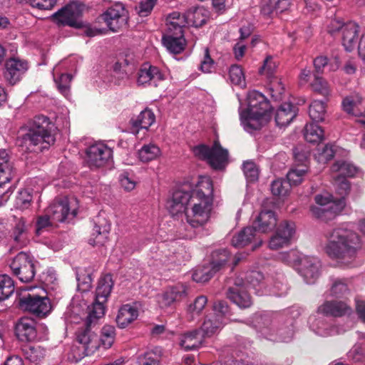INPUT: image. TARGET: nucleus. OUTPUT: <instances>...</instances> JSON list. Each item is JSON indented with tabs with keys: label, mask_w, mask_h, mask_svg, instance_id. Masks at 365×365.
<instances>
[{
	"label": "nucleus",
	"mask_w": 365,
	"mask_h": 365,
	"mask_svg": "<svg viewBox=\"0 0 365 365\" xmlns=\"http://www.w3.org/2000/svg\"><path fill=\"white\" fill-rule=\"evenodd\" d=\"M269 281L268 282H271V279H268ZM273 282V286L272 287H268L267 286V294H272L277 297H282L287 293L288 287L287 284V282L285 278L282 275L279 276L274 281L272 279Z\"/></svg>",
	"instance_id": "53"
},
{
	"label": "nucleus",
	"mask_w": 365,
	"mask_h": 365,
	"mask_svg": "<svg viewBox=\"0 0 365 365\" xmlns=\"http://www.w3.org/2000/svg\"><path fill=\"white\" fill-rule=\"evenodd\" d=\"M74 200L70 201L67 197L56 198L46 209L47 213L56 223L72 220L77 214Z\"/></svg>",
	"instance_id": "12"
},
{
	"label": "nucleus",
	"mask_w": 365,
	"mask_h": 365,
	"mask_svg": "<svg viewBox=\"0 0 365 365\" xmlns=\"http://www.w3.org/2000/svg\"><path fill=\"white\" fill-rule=\"evenodd\" d=\"M325 252L345 267H352L359 250L361 248V237L352 229L350 223L334 228L327 236Z\"/></svg>",
	"instance_id": "2"
},
{
	"label": "nucleus",
	"mask_w": 365,
	"mask_h": 365,
	"mask_svg": "<svg viewBox=\"0 0 365 365\" xmlns=\"http://www.w3.org/2000/svg\"><path fill=\"white\" fill-rule=\"evenodd\" d=\"M96 322L97 320L93 324ZM86 324L88 327L79 331L77 334V341L81 345L80 349H83L82 357L93 354L100 346L97 336L88 328L93 323L89 324L86 320Z\"/></svg>",
	"instance_id": "21"
},
{
	"label": "nucleus",
	"mask_w": 365,
	"mask_h": 365,
	"mask_svg": "<svg viewBox=\"0 0 365 365\" xmlns=\"http://www.w3.org/2000/svg\"><path fill=\"white\" fill-rule=\"evenodd\" d=\"M359 25L349 21L342 27V45L347 51H351L356 46L359 38Z\"/></svg>",
	"instance_id": "25"
},
{
	"label": "nucleus",
	"mask_w": 365,
	"mask_h": 365,
	"mask_svg": "<svg viewBox=\"0 0 365 365\" xmlns=\"http://www.w3.org/2000/svg\"><path fill=\"white\" fill-rule=\"evenodd\" d=\"M230 259L229 252L226 250H220L212 253V260L198 267L192 273V279L198 283L209 281L213 275L222 269Z\"/></svg>",
	"instance_id": "9"
},
{
	"label": "nucleus",
	"mask_w": 365,
	"mask_h": 365,
	"mask_svg": "<svg viewBox=\"0 0 365 365\" xmlns=\"http://www.w3.org/2000/svg\"><path fill=\"white\" fill-rule=\"evenodd\" d=\"M160 356L153 351H146L138 357V365H160Z\"/></svg>",
	"instance_id": "64"
},
{
	"label": "nucleus",
	"mask_w": 365,
	"mask_h": 365,
	"mask_svg": "<svg viewBox=\"0 0 365 365\" xmlns=\"http://www.w3.org/2000/svg\"><path fill=\"white\" fill-rule=\"evenodd\" d=\"M113 282L110 274L102 277L99 281L96 291V299L91 307H88L87 323L91 324L105 314L104 303L110 294Z\"/></svg>",
	"instance_id": "7"
},
{
	"label": "nucleus",
	"mask_w": 365,
	"mask_h": 365,
	"mask_svg": "<svg viewBox=\"0 0 365 365\" xmlns=\"http://www.w3.org/2000/svg\"><path fill=\"white\" fill-rule=\"evenodd\" d=\"M359 169L351 162L340 160L336 161L331 167L332 178H344L354 177Z\"/></svg>",
	"instance_id": "29"
},
{
	"label": "nucleus",
	"mask_w": 365,
	"mask_h": 365,
	"mask_svg": "<svg viewBox=\"0 0 365 365\" xmlns=\"http://www.w3.org/2000/svg\"><path fill=\"white\" fill-rule=\"evenodd\" d=\"M162 41L167 50L173 54H178L183 51L186 43L184 34L178 35L170 32L163 36Z\"/></svg>",
	"instance_id": "35"
},
{
	"label": "nucleus",
	"mask_w": 365,
	"mask_h": 365,
	"mask_svg": "<svg viewBox=\"0 0 365 365\" xmlns=\"http://www.w3.org/2000/svg\"><path fill=\"white\" fill-rule=\"evenodd\" d=\"M245 278L246 282H244L245 287H252L255 289L256 294L264 295L267 294V284L269 280L264 281V276L260 272L250 271L247 274Z\"/></svg>",
	"instance_id": "34"
},
{
	"label": "nucleus",
	"mask_w": 365,
	"mask_h": 365,
	"mask_svg": "<svg viewBox=\"0 0 365 365\" xmlns=\"http://www.w3.org/2000/svg\"><path fill=\"white\" fill-rule=\"evenodd\" d=\"M12 162L6 150H0V187L10 182L14 175Z\"/></svg>",
	"instance_id": "38"
},
{
	"label": "nucleus",
	"mask_w": 365,
	"mask_h": 365,
	"mask_svg": "<svg viewBox=\"0 0 365 365\" xmlns=\"http://www.w3.org/2000/svg\"><path fill=\"white\" fill-rule=\"evenodd\" d=\"M11 237L16 245L20 247H24L29 243L28 229L24 219L20 218L16 220Z\"/></svg>",
	"instance_id": "42"
},
{
	"label": "nucleus",
	"mask_w": 365,
	"mask_h": 365,
	"mask_svg": "<svg viewBox=\"0 0 365 365\" xmlns=\"http://www.w3.org/2000/svg\"><path fill=\"white\" fill-rule=\"evenodd\" d=\"M38 265V262L33 256L24 252L16 255L9 263L12 274L25 283L34 279Z\"/></svg>",
	"instance_id": "8"
},
{
	"label": "nucleus",
	"mask_w": 365,
	"mask_h": 365,
	"mask_svg": "<svg viewBox=\"0 0 365 365\" xmlns=\"http://www.w3.org/2000/svg\"><path fill=\"white\" fill-rule=\"evenodd\" d=\"M56 131V127L47 116L38 115L20 129L16 144L25 151H36L38 145H41L40 150H43L54 143Z\"/></svg>",
	"instance_id": "3"
},
{
	"label": "nucleus",
	"mask_w": 365,
	"mask_h": 365,
	"mask_svg": "<svg viewBox=\"0 0 365 365\" xmlns=\"http://www.w3.org/2000/svg\"><path fill=\"white\" fill-rule=\"evenodd\" d=\"M186 295V287L183 284H177L166 289L158 296L157 300L160 308L164 309L172 306L173 303L180 300Z\"/></svg>",
	"instance_id": "24"
},
{
	"label": "nucleus",
	"mask_w": 365,
	"mask_h": 365,
	"mask_svg": "<svg viewBox=\"0 0 365 365\" xmlns=\"http://www.w3.org/2000/svg\"><path fill=\"white\" fill-rule=\"evenodd\" d=\"M257 336L272 342H289L294 334L293 319L264 313L255 316Z\"/></svg>",
	"instance_id": "4"
},
{
	"label": "nucleus",
	"mask_w": 365,
	"mask_h": 365,
	"mask_svg": "<svg viewBox=\"0 0 365 365\" xmlns=\"http://www.w3.org/2000/svg\"><path fill=\"white\" fill-rule=\"evenodd\" d=\"M161 155L160 149L153 143L144 145L138 152L139 160L148 163L157 159Z\"/></svg>",
	"instance_id": "45"
},
{
	"label": "nucleus",
	"mask_w": 365,
	"mask_h": 365,
	"mask_svg": "<svg viewBox=\"0 0 365 365\" xmlns=\"http://www.w3.org/2000/svg\"><path fill=\"white\" fill-rule=\"evenodd\" d=\"M224 325L221 319H217V316L210 314L206 317L199 330L202 331L204 337H210L219 333Z\"/></svg>",
	"instance_id": "40"
},
{
	"label": "nucleus",
	"mask_w": 365,
	"mask_h": 365,
	"mask_svg": "<svg viewBox=\"0 0 365 365\" xmlns=\"http://www.w3.org/2000/svg\"><path fill=\"white\" fill-rule=\"evenodd\" d=\"M53 76L58 91L66 97L70 95V84L73 78L68 73H58L57 67L53 68Z\"/></svg>",
	"instance_id": "43"
},
{
	"label": "nucleus",
	"mask_w": 365,
	"mask_h": 365,
	"mask_svg": "<svg viewBox=\"0 0 365 365\" xmlns=\"http://www.w3.org/2000/svg\"><path fill=\"white\" fill-rule=\"evenodd\" d=\"M19 304L22 309L38 317L46 316L51 309L50 300L46 296L29 294L20 299Z\"/></svg>",
	"instance_id": "15"
},
{
	"label": "nucleus",
	"mask_w": 365,
	"mask_h": 365,
	"mask_svg": "<svg viewBox=\"0 0 365 365\" xmlns=\"http://www.w3.org/2000/svg\"><path fill=\"white\" fill-rule=\"evenodd\" d=\"M138 316V309L135 306L126 304L119 309L116 323L120 328L123 329L135 320Z\"/></svg>",
	"instance_id": "36"
},
{
	"label": "nucleus",
	"mask_w": 365,
	"mask_h": 365,
	"mask_svg": "<svg viewBox=\"0 0 365 365\" xmlns=\"http://www.w3.org/2000/svg\"><path fill=\"white\" fill-rule=\"evenodd\" d=\"M115 337V329L110 325H105L101 329L100 337L101 346L104 349H109L113 345Z\"/></svg>",
	"instance_id": "55"
},
{
	"label": "nucleus",
	"mask_w": 365,
	"mask_h": 365,
	"mask_svg": "<svg viewBox=\"0 0 365 365\" xmlns=\"http://www.w3.org/2000/svg\"><path fill=\"white\" fill-rule=\"evenodd\" d=\"M304 256L299 251L292 250L288 252H281L279 255V259L288 265L293 267L297 270V268L300 266L301 259Z\"/></svg>",
	"instance_id": "51"
},
{
	"label": "nucleus",
	"mask_w": 365,
	"mask_h": 365,
	"mask_svg": "<svg viewBox=\"0 0 365 365\" xmlns=\"http://www.w3.org/2000/svg\"><path fill=\"white\" fill-rule=\"evenodd\" d=\"M326 113L325 103L321 101H314L309 106V115L314 121H322Z\"/></svg>",
	"instance_id": "54"
},
{
	"label": "nucleus",
	"mask_w": 365,
	"mask_h": 365,
	"mask_svg": "<svg viewBox=\"0 0 365 365\" xmlns=\"http://www.w3.org/2000/svg\"><path fill=\"white\" fill-rule=\"evenodd\" d=\"M204 338L199 329L187 331L181 336L180 346L185 351L195 350L202 345Z\"/></svg>",
	"instance_id": "33"
},
{
	"label": "nucleus",
	"mask_w": 365,
	"mask_h": 365,
	"mask_svg": "<svg viewBox=\"0 0 365 365\" xmlns=\"http://www.w3.org/2000/svg\"><path fill=\"white\" fill-rule=\"evenodd\" d=\"M165 79L160 69L146 63L139 69L137 74V83L139 86H157L159 82Z\"/></svg>",
	"instance_id": "20"
},
{
	"label": "nucleus",
	"mask_w": 365,
	"mask_h": 365,
	"mask_svg": "<svg viewBox=\"0 0 365 365\" xmlns=\"http://www.w3.org/2000/svg\"><path fill=\"white\" fill-rule=\"evenodd\" d=\"M321 269L322 262L318 257L305 255L297 271L307 284H312L319 277Z\"/></svg>",
	"instance_id": "16"
},
{
	"label": "nucleus",
	"mask_w": 365,
	"mask_h": 365,
	"mask_svg": "<svg viewBox=\"0 0 365 365\" xmlns=\"http://www.w3.org/2000/svg\"><path fill=\"white\" fill-rule=\"evenodd\" d=\"M297 108L290 103H282L275 113V122L278 127L287 126L296 117Z\"/></svg>",
	"instance_id": "30"
},
{
	"label": "nucleus",
	"mask_w": 365,
	"mask_h": 365,
	"mask_svg": "<svg viewBox=\"0 0 365 365\" xmlns=\"http://www.w3.org/2000/svg\"><path fill=\"white\" fill-rule=\"evenodd\" d=\"M155 121V116L153 112L148 108L142 110L137 116L131 118V133L137 135L140 129L148 130Z\"/></svg>",
	"instance_id": "27"
},
{
	"label": "nucleus",
	"mask_w": 365,
	"mask_h": 365,
	"mask_svg": "<svg viewBox=\"0 0 365 365\" xmlns=\"http://www.w3.org/2000/svg\"><path fill=\"white\" fill-rule=\"evenodd\" d=\"M276 231L290 244L295 239L297 234L296 225L292 221H283L277 227Z\"/></svg>",
	"instance_id": "52"
},
{
	"label": "nucleus",
	"mask_w": 365,
	"mask_h": 365,
	"mask_svg": "<svg viewBox=\"0 0 365 365\" xmlns=\"http://www.w3.org/2000/svg\"><path fill=\"white\" fill-rule=\"evenodd\" d=\"M40 329H46V327L36 325V322L29 318H21L16 325V336L21 341L43 340L44 336H37Z\"/></svg>",
	"instance_id": "17"
},
{
	"label": "nucleus",
	"mask_w": 365,
	"mask_h": 365,
	"mask_svg": "<svg viewBox=\"0 0 365 365\" xmlns=\"http://www.w3.org/2000/svg\"><path fill=\"white\" fill-rule=\"evenodd\" d=\"M86 162L91 169L103 167L111 158L112 150L101 142L90 145L86 151Z\"/></svg>",
	"instance_id": "14"
},
{
	"label": "nucleus",
	"mask_w": 365,
	"mask_h": 365,
	"mask_svg": "<svg viewBox=\"0 0 365 365\" xmlns=\"http://www.w3.org/2000/svg\"><path fill=\"white\" fill-rule=\"evenodd\" d=\"M351 311V309L341 301H327L317 309L318 314L333 317H341L349 314Z\"/></svg>",
	"instance_id": "28"
},
{
	"label": "nucleus",
	"mask_w": 365,
	"mask_h": 365,
	"mask_svg": "<svg viewBox=\"0 0 365 365\" xmlns=\"http://www.w3.org/2000/svg\"><path fill=\"white\" fill-rule=\"evenodd\" d=\"M38 281L41 282L43 285L44 289L47 290L55 289L58 284L56 272L51 267L46 269L38 274Z\"/></svg>",
	"instance_id": "46"
},
{
	"label": "nucleus",
	"mask_w": 365,
	"mask_h": 365,
	"mask_svg": "<svg viewBox=\"0 0 365 365\" xmlns=\"http://www.w3.org/2000/svg\"><path fill=\"white\" fill-rule=\"evenodd\" d=\"M212 182L207 176L199 178L195 190L190 185L183 184L173 192L167 202V207L172 215L185 212L187 225L179 230L181 238H192L195 235L194 229L208 221L212 207Z\"/></svg>",
	"instance_id": "1"
},
{
	"label": "nucleus",
	"mask_w": 365,
	"mask_h": 365,
	"mask_svg": "<svg viewBox=\"0 0 365 365\" xmlns=\"http://www.w3.org/2000/svg\"><path fill=\"white\" fill-rule=\"evenodd\" d=\"M214 312L212 315L217 316V319H221L223 324H226L229 319L230 312L227 304L223 301H218L213 306Z\"/></svg>",
	"instance_id": "61"
},
{
	"label": "nucleus",
	"mask_w": 365,
	"mask_h": 365,
	"mask_svg": "<svg viewBox=\"0 0 365 365\" xmlns=\"http://www.w3.org/2000/svg\"><path fill=\"white\" fill-rule=\"evenodd\" d=\"M253 240H255L256 242L252 247V250L259 247L262 243V240L256 237V232L254 228L247 227L234 235L231 243L235 247H243L251 243Z\"/></svg>",
	"instance_id": "26"
},
{
	"label": "nucleus",
	"mask_w": 365,
	"mask_h": 365,
	"mask_svg": "<svg viewBox=\"0 0 365 365\" xmlns=\"http://www.w3.org/2000/svg\"><path fill=\"white\" fill-rule=\"evenodd\" d=\"M337 148L336 145L329 143L322 148H318L314 153V158L319 163L325 164L333 158Z\"/></svg>",
	"instance_id": "48"
},
{
	"label": "nucleus",
	"mask_w": 365,
	"mask_h": 365,
	"mask_svg": "<svg viewBox=\"0 0 365 365\" xmlns=\"http://www.w3.org/2000/svg\"><path fill=\"white\" fill-rule=\"evenodd\" d=\"M314 66L317 73H321L325 66H328L330 71H335L339 66V61L338 58H334L333 62L329 63L326 56H318L314 61Z\"/></svg>",
	"instance_id": "59"
},
{
	"label": "nucleus",
	"mask_w": 365,
	"mask_h": 365,
	"mask_svg": "<svg viewBox=\"0 0 365 365\" xmlns=\"http://www.w3.org/2000/svg\"><path fill=\"white\" fill-rule=\"evenodd\" d=\"M229 76L232 83L240 86H244L245 85V75L240 66H232L229 70Z\"/></svg>",
	"instance_id": "63"
},
{
	"label": "nucleus",
	"mask_w": 365,
	"mask_h": 365,
	"mask_svg": "<svg viewBox=\"0 0 365 365\" xmlns=\"http://www.w3.org/2000/svg\"><path fill=\"white\" fill-rule=\"evenodd\" d=\"M185 15L187 26L199 27L206 23L208 11L201 6L192 7L185 12Z\"/></svg>",
	"instance_id": "39"
},
{
	"label": "nucleus",
	"mask_w": 365,
	"mask_h": 365,
	"mask_svg": "<svg viewBox=\"0 0 365 365\" xmlns=\"http://www.w3.org/2000/svg\"><path fill=\"white\" fill-rule=\"evenodd\" d=\"M305 140L311 143H318L324 140L323 129L314 123H307L304 129Z\"/></svg>",
	"instance_id": "44"
},
{
	"label": "nucleus",
	"mask_w": 365,
	"mask_h": 365,
	"mask_svg": "<svg viewBox=\"0 0 365 365\" xmlns=\"http://www.w3.org/2000/svg\"><path fill=\"white\" fill-rule=\"evenodd\" d=\"M227 296L240 308H248L252 304L251 297L247 293L242 278L236 279L234 286L228 289Z\"/></svg>",
	"instance_id": "18"
},
{
	"label": "nucleus",
	"mask_w": 365,
	"mask_h": 365,
	"mask_svg": "<svg viewBox=\"0 0 365 365\" xmlns=\"http://www.w3.org/2000/svg\"><path fill=\"white\" fill-rule=\"evenodd\" d=\"M307 171L308 169L306 165L303 168L297 165L292 168L287 174V181L290 183L291 186L297 185L302 182Z\"/></svg>",
	"instance_id": "56"
},
{
	"label": "nucleus",
	"mask_w": 365,
	"mask_h": 365,
	"mask_svg": "<svg viewBox=\"0 0 365 365\" xmlns=\"http://www.w3.org/2000/svg\"><path fill=\"white\" fill-rule=\"evenodd\" d=\"M84 5L79 1H72L56 12L52 18L59 26H68L74 28L85 26L81 20Z\"/></svg>",
	"instance_id": "10"
},
{
	"label": "nucleus",
	"mask_w": 365,
	"mask_h": 365,
	"mask_svg": "<svg viewBox=\"0 0 365 365\" xmlns=\"http://www.w3.org/2000/svg\"><path fill=\"white\" fill-rule=\"evenodd\" d=\"M28 68V63L26 61L11 58L5 63V78L9 84L14 85L21 79Z\"/></svg>",
	"instance_id": "19"
},
{
	"label": "nucleus",
	"mask_w": 365,
	"mask_h": 365,
	"mask_svg": "<svg viewBox=\"0 0 365 365\" xmlns=\"http://www.w3.org/2000/svg\"><path fill=\"white\" fill-rule=\"evenodd\" d=\"M207 299L205 296L201 295L195 299L194 302L190 304L187 308V312L191 315L192 319L195 315H199L207 304Z\"/></svg>",
	"instance_id": "62"
},
{
	"label": "nucleus",
	"mask_w": 365,
	"mask_h": 365,
	"mask_svg": "<svg viewBox=\"0 0 365 365\" xmlns=\"http://www.w3.org/2000/svg\"><path fill=\"white\" fill-rule=\"evenodd\" d=\"M342 107L345 112L354 116H365V106L363 99L359 94L346 97L342 101Z\"/></svg>",
	"instance_id": "32"
},
{
	"label": "nucleus",
	"mask_w": 365,
	"mask_h": 365,
	"mask_svg": "<svg viewBox=\"0 0 365 365\" xmlns=\"http://www.w3.org/2000/svg\"><path fill=\"white\" fill-rule=\"evenodd\" d=\"M110 223L101 216H98L95 222L92 235L94 238L89 240V244L93 245H103L110 231Z\"/></svg>",
	"instance_id": "31"
},
{
	"label": "nucleus",
	"mask_w": 365,
	"mask_h": 365,
	"mask_svg": "<svg viewBox=\"0 0 365 365\" xmlns=\"http://www.w3.org/2000/svg\"><path fill=\"white\" fill-rule=\"evenodd\" d=\"M193 153L200 159L206 160L214 169L225 167L228 158V152L215 141L212 148L205 145H199L193 148Z\"/></svg>",
	"instance_id": "11"
},
{
	"label": "nucleus",
	"mask_w": 365,
	"mask_h": 365,
	"mask_svg": "<svg viewBox=\"0 0 365 365\" xmlns=\"http://www.w3.org/2000/svg\"><path fill=\"white\" fill-rule=\"evenodd\" d=\"M187 20L185 13L180 14L178 11L172 12L166 19L168 32L178 35L184 34L183 28L187 26Z\"/></svg>",
	"instance_id": "37"
},
{
	"label": "nucleus",
	"mask_w": 365,
	"mask_h": 365,
	"mask_svg": "<svg viewBox=\"0 0 365 365\" xmlns=\"http://www.w3.org/2000/svg\"><path fill=\"white\" fill-rule=\"evenodd\" d=\"M333 183L341 197L334 200L329 194L317 195L315 197L316 205L311 207L312 214L324 221L334 219L343 210L346 205L344 197L349 193L351 189L350 183L346 179L333 178Z\"/></svg>",
	"instance_id": "6"
},
{
	"label": "nucleus",
	"mask_w": 365,
	"mask_h": 365,
	"mask_svg": "<svg viewBox=\"0 0 365 365\" xmlns=\"http://www.w3.org/2000/svg\"><path fill=\"white\" fill-rule=\"evenodd\" d=\"M101 19L110 31L116 32L127 24L128 11L123 4L115 3L102 14Z\"/></svg>",
	"instance_id": "13"
},
{
	"label": "nucleus",
	"mask_w": 365,
	"mask_h": 365,
	"mask_svg": "<svg viewBox=\"0 0 365 365\" xmlns=\"http://www.w3.org/2000/svg\"><path fill=\"white\" fill-rule=\"evenodd\" d=\"M244 175L248 182H252L258 180L259 168L253 161H246L243 163Z\"/></svg>",
	"instance_id": "60"
},
{
	"label": "nucleus",
	"mask_w": 365,
	"mask_h": 365,
	"mask_svg": "<svg viewBox=\"0 0 365 365\" xmlns=\"http://www.w3.org/2000/svg\"><path fill=\"white\" fill-rule=\"evenodd\" d=\"M55 224L56 222L52 220L48 213L46 211L44 215L38 216L36 219V234L37 235H41L44 231L48 230Z\"/></svg>",
	"instance_id": "58"
},
{
	"label": "nucleus",
	"mask_w": 365,
	"mask_h": 365,
	"mask_svg": "<svg viewBox=\"0 0 365 365\" xmlns=\"http://www.w3.org/2000/svg\"><path fill=\"white\" fill-rule=\"evenodd\" d=\"M247 108L239 109L241 125L250 133L260 130L270 119L271 106L261 93L252 91L247 95Z\"/></svg>",
	"instance_id": "5"
},
{
	"label": "nucleus",
	"mask_w": 365,
	"mask_h": 365,
	"mask_svg": "<svg viewBox=\"0 0 365 365\" xmlns=\"http://www.w3.org/2000/svg\"><path fill=\"white\" fill-rule=\"evenodd\" d=\"M310 329L321 336H329L344 333L343 328L336 327L329 323L324 317L311 316L309 318Z\"/></svg>",
	"instance_id": "22"
},
{
	"label": "nucleus",
	"mask_w": 365,
	"mask_h": 365,
	"mask_svg": "<svg viewBox=\"0 0 365 365\" xmlns=\"http://www.w3.org/2000/svg\"><path fill=\"white\" fill-rule=\"evenodd\" d=\"M290 183L283 179H277L271 184V191L274 195L279 197L287 196L291 189Z\"/></svg>",
	"instance_id": "57"
},
{
	"label": "nucleus",
	"mask_w": 365,
	"mask_h": 365,
	"mask_svg": "<svg viewBox=\"0 0 365 365\" xmlns=\"http://www.w3.org/2000/svg\"><path fill=\"white\" fill-rule=\"evenodd\" d=\"M14 292V282L8 274L0 275V301L8 299Z\"/></svg>",
	"instance_id": "50"
},
{
	"label": "nucleus",
	"mask_w": 365,
	"mask_h": 365,
	"mask_svg": "<svg viewBox=\"0 0 365 365\" xmlns=\"http://www.w3.org/2000/svg\"><path fill=\"white\" fill-rule=\"evenodd\" d=\"M330 294L333 297H340L349 292L350 280L345 278L332 279Z\"/></svg>",
	"instance_id": "47"
},
{
	"label": "nucleus",
	"mask_w": 365,
	"mask_h": 365,
	"mask_svg": "<svg viewBox=\"0 0 365 365\" xmlns=\"http://www.w3.org/2000/svg\"><path fill=\"white\" fill-rule=\"evenodd\" d=\"M22 351L25 358L33 363L41 361L46 355V350L40 346L27 344L24 346Z\"/></svg>",
	"instance_id": "49"
},
{
	"label": "nucleus",
	"mask_w": 365,
	"mask_h": 365,
	"mask_svg": "<svg viewBox=\"0 0 365 365\" xmlns=\"http://www.w3.org/2000/svg\"><path fill=\"white\" fill-rule=\"evenodd\" d=\"M277 218L275 213L270 210H262L253 222L252 228L259 232L272 231L277 225Z\"/></svg>",
	"instance_id": "23"
},
{
	"label": "nucleus",
	"mask_w": 365,
	"mask_h": 365,
	"mask_svg": "<svg viewBox=\"0 0 365 365\" xmlns=\"http://www.w3.org/2000/svg\"><path fill=\"white\" fill-rule=\"evenodd\" d=\"M291 5V0H262L261 12L269 16L273 12L282 13L287 11Z\"/></svg>",
	"instance_id": "41"
}]
</instances>
